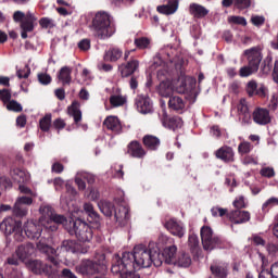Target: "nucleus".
Instances as JSON below:
<instances>
[{
  "label": "nucleus",
  "mask_w": 278,
  "mask_h": 278,
  "mask_svg": "<svg viewBox=\"0 0 278 278\" xmlns=\"http://www.w3.org/2000/svg\"><path fill=\"white\" fill-rule=\"evenodd\" d=\"M131 261L136 268H151V265L155 268L162 266V261L160 260V248L155 242H150L147 245L139 244L134 248V253H131Z\"/></svg>",
  "instance_id": "1"
},
{
  "label": "nucleus",
  "mask_w": 278,
  "mask_h": 278,
  "mask_svg": "<svg viewBox=\"0 0 278 278\" xmlns=\"http://www.w3.org/2000/svg\"><path fill=\"white\" fill-rule=\"evenodd\" d=\"M94 36L99 40H108L114 36V27L112 26V15L105 11H99L94 14L92 22Z\"/></svg>",
  "instance_id": "2"
},
{
  "label": "nucleus",
  "mask_w": 278,
  "mask_h": 278,
  "mask_svg": "<svg viewBox=\"0 0 278 278\" xmlns=\"http://www.w3.org/2000/svg\"><path fill=\"white\" fill-rule=\"evenodd\" d=\"M243 55L247 59L248 65L240 68L239 75L241 77H251V75L260 71V64H262V60H264L262 50L257 47L250 48L244 50Z\"/></svg>",
  "instance_id": "3"
},
{
  "label": "nucleus",
  "mask_w": 278,
  "mask_h": 278,
  "mask_svg": "<svg viewBox=\"0 0 278 278\" xmlns=\"http://www.w3.org/2000/svg\"><path fill=\"white\" fill-rule=\"evenodd\" d=\"M65 229L70 236H75L79 242H90L92 240V228L80 218H71L70 223L65 225Z\"/></svg>",
  "instance_id": "4"
},
{
  "label": "nucleus",
  "mask_w": 278,
  "mask_h": 278,
  "mask_svg": "<svg viewBox=\"0 0 278 278\" xmlns=\"http://www.w3.org/2000/svg\"><path fill=\"white\" fill-rule=\"evenodd\" d=\"M127 270H136V264L131 261V252H124L122 256L114 254L112 258L111 273L119 277Z\"/></svg>",
  "instance_id": "5"
},
{
  "label": "nucleus",
  "mask_w": 278,
  "mask_h": 278,
  "mask_svg": "<svg viewBox=\"0 0 278 278\" xmlns=\"http://www.w3.org/2000/svg\"><path fill=\"white\" fill-rule=\"evenodd\" d=\"M200 236L204 251L225 249V241L220 237L214 236V230L210 226H203L200 230Z\"/></svg>",
  "instance_id": "6"
},
{
  "label": "nucleus",
  "mask_w": 278,
  "mask_h": 278,
  "mask_svg": "<svg viewBox=\"0 0 278 278\" xmlns=\"http://www.w3.org/2000/svg\"><path fill=\"white\" fill-rule=\"evenodd\" d=\"M0 230L7 236H12L17 242H23V222L14 217H7L0 224Z\"/></svg>",
  "instance_id": "7"
},
{
  "label": "nucleus",
  "mask_w": 278,
  "mask_h": 278,
  "mask_svg": "<svg viewBox=\"0 0 278 278\" xmlns=\"http://www.w3.org/2000/svg\"><path fill=\"white\" fill-rule=\"evenodd\" d=\"M31 203H34V195H22L17 198L12 211L13 216H15V218H25Z\"/></svg>",
  "instance_id": "8"
},
{
  "label": "nucleus",
  "mask_w": 278,
  "mask_h": 278,
  "mask_svg": "<svg viewBox=\"0 0 278 278\" xmlns=\"http://www.w3.org/2000/svg\"><path fill=\"white\" fill-rule=\"evenodd\" d=\"M27 268L31 270L35 275H47L51 277V275H55V267L42 263L39 260H30L26 263Z\"/></svg>",
  "instance_id": "9"
},
{
  "label": "nucleus",
  "mask_w": 278,
  "mask_h": 278,
  "mask_svg": "<svg viewBox=\"0 0 278 278\" xmlns=\"http://www.w3.org/2000/svg\"><path fill=\"white\" fill-rule=\"evenodd\" d=\"M227 218L231 223V229H233V225H244L249 223V220H251V213L249 211L236 208L227 214Z\"/></svg>",
  "instance_id": "10"
},
{
  "label": "nucleus",
  "mask_w": 278,
  "mask_h": 278,
  "mask_svg": "<svg viewBox=\"0 0 278 278\" xmlns=\"http://www.w3.org/2000/svg\"><path fill=\"white\" fill-rule=\"evenodd\" d=\"M37 249L40 253L46 255L48 262L53 264V266H59L60 262L58 261V251L53 249L51 245L45 243V241L40 240L37 243Z\"/></svg>",
  "instance_id": "11"
},
{
  "label": "nucleus",
  "mask_w": 278,
  "mask_h": 278,
  "mask_svg": "<svg viewBox=\"0 0 278 278\" xmlns=\"http://www.w3.org/2000/svg\"><path fill=\"white\" fill-rule=\"evenodd\" d=\"M24 233L29 240H38L42 236V224L30 220L24 224Z\"/></svg>",
  "instance_id": "12"
},
{
  "label": "nucleus",
  "mask_w": 278,
  "mask_h": 278,
  "mask_svg": "<svg viewBox=\"0 0 278 278\" xmlns=\"http://www.w3.org/2000/svg\"><path fill=\"white\" fill-rule=\"evenodd\" d=\"M36 21H38V17H36V15L31 12H27L25 18L22 21L21 23V29H22V38L23 40L27 39V34H29L30 31L34 30V28L36 27V25H38V23H36Z\"/></svg>",
  "instance_id": "13"
},
{
  "label": "nucleus",
  "mask_w": 278,
  "mask_h": 278,
  "mask_svg": "<svg viewBox=\"0 0 278 278\" xmlns=\"http://www.w3.org/2000/svg\"><path fill=\"white\" fill-rule=\"evenodd\" d=\"M135 105L140 114H151L153 112V102L149 96H137L135 99Z\"/></svg>",
  "instance_id": "14"
},
{
  "label": "nucleus",
  "mask_w": 278,
  "mask_h": 278,
  "mask_svg": "<svg viewBox=\"0 0 278 278\" xmlns=\"http://www.w3.org/2000/svg\"><path fill=\"white\" fill-rule=\"evenodd\" d=\"M127 153L130 157L136 160H144L147 157V150L138 140H132L127 146Z\"/></svg>",
  "instance_id": "15"
},
{
  "label": "nucleus",
  "mask_w": 278,
  "mask_h": 278,
  "mask_svg": "<svg viewBox=\"0 0 278 278\" xmlns=\"http://www.w3.org/2000/svg\"><path fill=\"white\" fill-rule=\"evenodd\" d=\"M164 227L172 236H176V238H184V236H186V227H184L181 222H177L175 218L165 222Z\"/></svg>",
  "instance_id": "16"
},
{
  "label": "nucleus",
  "mask_w": 278,
  "mask_h": 278,
  "mask_svg": "<svg viewBox=\"0 0 278 278\" xmlns=\"http://www.w3.org/2000/svg\"><path fill=\"white\" fill-rule=\"evenodd\" d=\"M214 155L217 160L225 162L226 164H230L231 162H236V152H233V148L229 146H223L214 152Z\"/></svg>",
  "instance_id": "17"
},
{
  "label": "nucleus",
  "mask_w": 278,
  "mask_h": 278,
  "mask_svg": "<svg viewBox=\"0 0 278 278\" xmlns=\"http://www.w3.org/2000/svg\"><path fill=\"white\" fill-rule=\"evenodd\" d=\"M252 121L256 124V125H268L270 124V111L268 109H264V108H256L254 109L253 113H252Z\"/></svg>",
  "instance_id": "18"
},
{
  "label": "nucleus",
  "mask_w": 278,
  "mask_h": 278,
  "mask_svg": "<svg viewBox=\"0 0 278 278\" xmlns=\"http://www.w3.org/2000/svg\"><path fill=\"white\" fill-rule=\"evenodd\" d=\"M76 270L80 275H97L101 269L99 268V264L91 260H83L81 263L76 266Z\"/></svg>",
  "instance_id": "19"
},
{
  "label": "nucleus",
  "mask_w": 278,
  "mask_h": 278,
  "mask_svg": "<svg viewBox=\"0 0 278 278\" xmlns=\"http://www.w3.org/2000/svg\"><path fill=\"white\" fill-rule=\"evenodd\" d=\"M138 68H140V62L136 59L129 60L126 63H122L118 66V71L122 77H131V75H134Z\"/></svg>",
  "instance_id": "20"
},
{
  "label": "nucleus",
  "mask_w": 278,
  "mask_h": 278,
  "mask_svg": "<svg viewBox=\"0 0 278 278\" xmlns=\"http://www.w3.org/2000/svg\"><path fill=\"white\" fill-rule=\"evenodd\" d=\"M161 123L163 127H166L167 129H172L175 131L176 129H181L184 127V119L179 116H172L168 117L166 113L163 114V117L161 118Z\"/></svg>",
  "instance_id": "21"
},
{
  "label": "nucleus",
  "mask_w": 278,
  "mask_h": 278,
  "mask_svg": "<svg viewBox=\"0 0 278 278\" xmlns=\"http://www.w3.org/2000/svg\"><path fill=\"white\" fill-rule=\"evenodd\" d=\"M175 255H177V245H169L164 248L163 253L159 250V260H161L162 264H173V260H175Z\"/></svg>",
  "instance_id": "22"
},
{
  "label": "nucleus",
  "mask_w": 278,
  "mask_h": 278,
  "mask_svg": "<svg viewBox=\"0 0 278 278\" xmlns=\"http://www.w3.org/2000/svg\"><path fill=\"white\" fill-rule=\"evenodd\" d=\"M179 10V0H167L165 4L159 5L156 11L160 14H165L166 16H170V14H175Z\"/></svg>",
  "instance_id": "23"
},
{
  "label": "nucleus",
  "mask_w": 278,
  "mask_h": 278,
  "mask_svg": "<svg viewBox=\"0 0 278 278\" xmlns=\"http://www.w3.org/2000/svg\"><path fill=\"white\" fill-rule=\"evenodd\" d=\"M103 127L113 131V134H121L123 131V125L121 124V119L116 116L110 115L103 122Z\"/></svg>",
  "instance_id": "24"
},
{
  "label": "nucleus",
  "mask_w": 278,
  "mask_h": 278,
  "mask_svg": "<svg viewBox=\"0 0 278 278\" xmlns=\"http://www.w3.org/2000/svg\"><path fill=\"white\" fill-rule=\"evenodd\" d=\"M168 108L178 114H184V110H186V100L179 96H172L168 100Z\"/></svg>",
  "instance_id": "25"
},
{
  "label": "nucleus",
  "mask_w": 278,
  "mask_h": 278,
  "mask_svg": "<svg viewBox=\"0 0 278 278\" xmlns=\"http://www.w3.org/2000/svg\"><path fill=\"white\" fill-rule=\"evenodd\" d=\"M70 223L71 218L66 219L64 215H58L54 213L49 224L46 225V229H50V231H58V225H64V227H66Z\"/></svg>",
  "instance_id": "26"
},
{
  "label": "nucleus",
  "mask_w": 278,
  "mask_h": 278,
  "mask_svg": "<svg viewBox=\"0 0 278 278\" xmlns=\"http://www.w3.org/2000/svg\"><path fill=\"white\" fill-rule=\"evenodd\" d=\"M123 58V50L118 47L111 46L103 55L104 62H118Z\"/></svg>",
  "instance_id": "27"
},
{
  "label": "nucleus",
  "mask_w": 278,
  "mask_h": 278,
  "mask_svg": "<svg viewBox=\"0 0 278 278\" xmlns=\"http://www.w3.org/2000/svg\"><path fill=\"white\" fill-rule=\"evenodd\" d=\"M142 144L148 151H157L162 141L153 135H146L142 137Z\"/></svg>",
  "instance_id": "28"
},
{
  "label": "nucleus",
  "mask_w": 278,
  "mask_h": 278,
  "mask_svg": "<svg viewBox=\"0 0 278 278\" xmlns=\"http://www.w3.org/2000/svg\"><path fill=\"white\" fill-rule=\"evenodd\" d=\"M113 214L116 223H118L119 225L125 226L127 223H129V207L119 206L118 210L115 208V212Z\"/></svg>",
  "instance_id": "29"
},
{
  "label": "nucleus",
  "mask_w": 278,
  "mask_h": 278,
  "mask_svg": "<svg viewBox=\"0 0 278 278\" xmlns=\"http://www.w3.org/2000/svg\"><path fill=\"white\" fill-rule=\"evenodd\" d=\"M189 13L194 18H205L210 14V10L199 3H191L189 5Z\"/></svg>",
  "instance_id": "30"
},
{
  "label": "nucleus",
  "mask_w": 278,
  "mask_h": 278,
  "mask_svg": "<svg viewBox=\"0 0 278 278\" xmlns=\"http://www.w3.org/2000/svg\"><path fill=\"white\" fill-rule=\"evenodd\" d=\"M16 255L21 262L29 260L34 255V245L31 243L20 245L16 250Z\"/></svg>",
  "instance_id": "31"
},
{
  "label": "nucleus",
  "mask_w": 278,
  "mask_h": 278,
  "mask_svg": "<svg viewBox=\"0 0 278 278\" xmlns=\"http://www.w3.org/2000/svg\"><path fill=\"white\" fill-rule=\"evenodd\" d=\"M39 212L41 214V217L39 220H40L41 225H43V227H47V225H49L51 218H53L55 211L49 205H43V206H40Z\"/></svg>",
  "instance_id": "32"
},
{
  "label": "nucleus",
  "mask_w": 278,
  "mask_h": 278,
  "mask_svg": "<svg viewBox=\"0 0 278 278\" xmlns=\"http://www.w3.org/2000/svg\"><path fill=\"white\" fill-rule=\"evenodd\" d=\"M210 270L213 277H216V278H227V276L229 275V267L225 264L211 265Z\"/></svg>",
  "instance_id": "33"
},
{
  "label": "nucleus",
  "mask_w": 278,
  "mask_h": 278,
  "mask_svg": "<svg viewBox=\"0 0 278 278\" xmlns=\"http://www.w3.org/2000/svg\"><path fill=\"white\" fill-rule=\"evenodd\" d=\"M67 112L74 118V124L76 127H79V123H81V110H79V102H72V104L67 108Z\"/></svg>",
  "instance_id": "34"
},
{
  "label": "nucleus",
  "mask_w": 278,
  "mask_h": 278,
  "mask_svg": "<svg viewBox=\"0 0 278 278\" xmlns=\"http://www.w3.org/2000/svg\"><path fill=\"white\" fill-rule=\"evenodd\" d=\"M73 73V70L68 66H63L58 75V78L60 81H62L63 86L71 85V81L73 78L71 77V74Z\"/></svg>",
  "instance_id": "35"
},
{
  "label": "nucleus",
  "mask_w": 278,
  "mask_h": 278,
  "mask_svg": "<svg viewBox=\"0 0 278 278\" xmlns=\"http://www.w3.org/2000/svg\"><path fill=\"white\" fill-rule=\"evenodd\" d=\"M159 94L165 98L173 97V84L169 80H163L159 85Z\"/></svg>",
  "instance_id": "36"
},
{
  "label": "nucleus",
  "mask_w": 278,
  "mask_h": 278,
  "mask_svg": "<svg viewBox=\"0 0 278 278\" xmlns=\"http://www.w3.org/2000/svg\"><path fill=\"white\" fill-rule=\"evenodd\" d=\"M188 244L192 255H199V253H201V247L199 245V237H197V235L189 236Z\"/></svg>",
  "instance_id": "37"
},
{
  "label": "nucleus",
  "mask_w": 278,
  "mask_h": 278,
  "mask_svg": "<svg viewBox=\"0 0 278 278\" xmlns=\"http://www.w3.org/2000/svg\"><path fill=\"white\" fill-rule=\"evenodd\" d=\"M100 211L104 216L111 217L114 215V212L116 211V206H114V203L110 201H104L99 204Z\"/></svg>",
  "instance_id": "38"
},
{
  "label": "nucleus",
  "mask_w": 278,
  "mask_h": 278,
  "mask_svg": "<svg viewBox=\"0 0 278 278\" xmlns=\"http://www.w3.org/2000/svg\"><path fill=\"white\" fill-rule=\"evenodd\" d=\"M247 92L249 97H254V94H260V92L264 94V88H260L257 91V81L250 80L247 85Z\"/></svg>",
  "instance_id": "39"
},
{
  "label": "nucleus",
  "mask_w": 278,
  "mask_h": 278,
  "mask_svg": "<svg viewBox=\"0 0 278 278\" xmlns=\"http://www.w3.org/2000/svg\"><path fill=\"white\" fill-rule=\"evenodd\" d=\"M109 101H110V104L112 105V108H121V106L125 105V103H127V99L121 94L111 96Z\"/></svg>",
  "instance_id": "40"
},
{
  "label": "nucleus",
  "mask_w": 278,
  "mask_h": 278,
  "mask_svg": "<svg viewBox=\"0 0 278 278\" xmlns=\"http://www.w3.org/2000/svg\"><path fill=\"white\" fill-rule=\"evenodd\" d=\"M261 71L263 75H269L270 71H273V56L268 55L264 59L261 64Z\"/></svg>",
  "instance_id": "41"
},
{
  "label": "nucleus",
  "mask_w": 278,
  "mask_h": 278,
  "mask_svg": "<svg viewBox=\"0 0 278 278\" xmlns=\"http://www.w3.org/2000/svg\"><path fill=\"white\" fill-rule=\"evenodd\" d=\"M10 175L17 184H23V181H25V170L21 168L11 169Z\"/></svg>",
  "instance_id": "42"
},
{
  "label": "nucleus",
  "mask_w": 278,
  "mask_h": 278,
  "mask_svg": "<svg viewBox=\"0 0 278 278\" xmlns=\"http://www.w3.org/2000/svg\"><path fill=\"white\" fill-rule=\"evenodd\" d=\"M251 151H253V144H251V142L242 141L239 143L238 153L240 155H249V153H251Z\"/></svg>",
  "instance_id": "43"
},
{
  "label": "nucleus",
  "mask_w": 278,
  "mask_h": 278,
  "mask_svg": "<svg viewBox=\"0 0 278 278\" xmlns=\"http://www.w3.org/2000/svg\"><path fill=\"white\" fill-rule=\"evenodd\" d=\"M39 127L41 131H49L51 129V114H46L40 121H39Z\"/></svg>",
  "instance_id": "44"
},
{
  "label": "nucleus",
  "mask_w": 278,
  "mask_h": 278,
  "mask_svg": "<svg viewBox=\"0 0 278 278\" xmlns=\"http://www.w3.org/2000/svg\"><path fill=\"white\" fill-rule=\"evenodd\" d=\"M61 249L63 251H71V253H75V251H77V241L64 240L61 244Z\"/></svg>",
  "instance_id": "45"
},
{
  "label": "nucleus",
  "mask_w": 278,
  "mask_h": 278,
  "mask_svg": "<svg viewBox=\"0 0 278 278\" xmlns=\"http://www.w3.org/2000/svg\"><path fill=\"white\" fill-rule=\"evenodd\" d=\"M39 25L42 29H53V27H55V21L51 17H41Z\"/></svg>",
  "instance_id": "46"
},
{
  "label": "nucleus",
  "mask_w": 278,
  "mask_h": 278,
  "mask_svg": "<svg viewBox=\"0 0 278 278\" xmlns=\"http://www.w3.org/2000/svg\"><path fill=\"white\" fill-rule=\"evenodd\" d=\"M150 45L151 40L147 37H139L135 39V47H137V49H149Z\"/></svg>",
  "instance_id": "47"
},
{
  "label": "nucleus",
  "mask_w": 278,
  "mask_h": 278,
  "mask_svg": "<svg viewBox=\"0 0 278 278\" xmlns=\"http://www.w3.org/2000/svg\"><path fill=\"white\" fill-rule=\"evenodd\" d=\"M87 215H88L87 220L89 223H92L93 225H96L97 228L101 227V216L99 215V213H97V211H91V213Z\"/></svg>",
  "instance_id": "48"
},
{
  "label": "nucleus",
  "mask_w": 278,
  "mask_h": 278,
  "mask_svg": "<svg viewBox=\"0 0 278 278\" xmlns=\"http://www.w3.org/2000/svg\"><path fill=\"white\" fill-rule=\"evenodd\" d=\"M237 112H238V116L240 114H247L248 112H250L247 99L244 98L240 99L239 103L237 104Z\"/></svg>",
  "instance_id": "49"
},
{
  "label": "nucleus",
  "mask_w": 278,
  "mask_h": 278,
  "mask_svg": "<svg viewBox=\"0 0 278 278\" xmlns=\"http://www.w3.org/2000/svg\"><path fill=\"white\" fill-rule=\"evenodd\" d=\"M211 214L214 217L220 216V218H223V216L227 217V214H229V211L227 208H223L220 206H214L211 208Z\"/></svg>",
  "instance_id": "50"
},
{
  "label": "nucleus",
  "mask_w": 278,
  "mask_h": 278,
  "mask_svg": "<svg viewBox=\"0 0 278 278\" xmlns=\"http://www.w3.org/2000/svg\"><path fill=\"white\" fill-rule=\"evenodd\" d=\"M178 264H179V266H181L182 268H188V267H190V264H192V258L190 257L189 254L184 253V254L179 257Z\"/></svg>",
  "instance_id": "51"
},
{
  "label": "nucleus",
  "mask_w": 278,
  "mask_h": 278,
  "mask_svg": "<svg viewBox=\"0 0 278 278\" xmlns=\"http://www.w3.org/2000/svg\"><path fill=\"white\" fill-rule=\"evenodd\" d=\"M37 79H38L39 84H41V86H49V84H51V81H52L51 75H49L47 73H39L37 75Z\"/></svg>",
  "instance_id": "52"
},
{
  "label": "nucleus",
  "mask_w": 278,
  "mask_h": 278,
  "mask_svg": "<svg viewBox=\"0 0 278 278\" xmlns=\"http://www.w3.org/2000/svg\"><path fill=\"white\" fill-rule=\"evenodd\" d=\"M7 110H9L10 112H23V105H21V103L15 100H11L7 104Z\"/></svg>",
  "instance_id": "53"
},
{
  "label": "nucleus",
  "mask_w": 278,
  "mask_h": 278,
  "mask_svg": "<svg viewBox=\"0 0 278 278\" xmlns=\"http://www.w3.org/2000/svg\"><path fill=\"white\" fill-rule=\"evenodd\" d=\"M239 121H241L242 125H251V123H253V114H251V111H248V113H241L239 115Z\"/></svg>",
  "instance_id": "54"
},
{
  "label": "nucleus",
  "mask_w": 278,
  "mask_h": 278,
  "mask_svg": "<svg viewBox=\"0 0 278 278\" xmlns=\"http://www.w3.org/2000/svg\"><path fill=\"white\" fill-rule=\"evenodd\" d=\"M242 164H244V166H249V165L257 166L258 164L257 156L247 154L242 159Z\"/></svg>",
  "instance_id": "55"
},
{
  "label": "nucleus",
  "mask_w": 278,
  "mask_h": 278,
  "mask_svg": "<svg viewBox=\"0 0 278 278\" xmlns=\"http://www.w3.org/2000/svg\"><path fill=\"white\" fill-rule=\"evenodd\" d=\"M235 8L237 10H247L251 8V0H235Z\"/></svg>",
  "instance_id": "56"
},
{
  "label": "nucleus",
  "mask_w": 278,
  "mask_h": 278,
  "mask_svg": "<svg viewBox=\"0 0 278 278\" xmlns=\"http://www.w3.org/2000/svg\"><path fill=\"white\" fill-rule=\"evenodd\" d=\"M260 175L262 177H266L267 179H273V177H275V168H273V167H263L260 170Z\"/></svg>",
  "instance_id": "57"
},
{
  "label": "nucleus",
  "mask_w": 278,
  "mask_h": 278,
  "mask_svg": "<svg viewBox=\"0 0 278 278\" xmlns=\"http://www.w3.org/2000/svg\"><path fill=\"white\" fill-rule=\"evenodd\" d=\"M278 205V198H270L263 204V212H268L270 207Z\"/></svg>",
  "instance_id": "58"
},
{
  "label": "nucleus",
  "mask_w": 278,
  "mask_h": 278,
  "mask_svg": "<svg viewBox=\"0 0 278 278\" xmlns=\"http://www.w3.org/2000/svg\"><path fill=\"white\" fill-rule=\"evenodd\" d=\"M0 188L1 190H8V188H12V180L7 176L0 177Z\"/></svg>",
  "instance_id": "59"
},
{
  "label": "nucleus",
  "mask_w": 278,
  "mask_h": 278,
  "mask_svg": "<svg viewBox=\"0 0 278 278\" xmlns=\"http://www.w3.org/2000/svg\"><path fill=\"white\" fill-rule=\"evenodd\" d=\"M229 22L235 25H242L243 27H247V18L242 16H231L229 17Z\"/></svg>",
  "instance_id": "60"
},
{
  "label": "nucleus",
  "mask_w": 278,
  "mask_h": 278,
  "mask_svg": "<svg viewBox=\"0 0 278 278\" xmlns=\"http://www.w3.org/2000/svg\"><path fill=\"white\" fill-rule=\"evenodd\" d=\"M52 126L54 127V129H56L59 131H62V129H64L66 127V122H64V119L59 117V118L53 121Z\"/></svg>",
  "instance_id": "61"
},
{
  "label": "nucleus",
  "mask_w": 278,
  "mask_h": 278,
  "mask_svg": "<svg viewBox=\"0 0 278 278\" xmlns=\"http://www.w3.org/2000/svg\"><path fill=\"white\" fill-rule=\"evenodd\" d=\"M51 172L55 173L56 175H61V173H64V165L60 162H55L51 166Z\"/></svg>",
  "instance_id": "62"
},
{
  "label": "nucleus",
  "mask_w": 278,
  "mask_h": 278,
  "mask_svg": "<svg viewBox=\"0 0 278 278\" xmlns=\"http://www.w3.org/2000/svg\"><path fill=\"white\" fill-rule=\"evenodd\" d=\"M119 278H140V274L134 271V269L126 270Z\"/></svg>",
  "instance_id": "63"
},
{
  "label": "nucleus",
  "mask_w": 278,
  "mask_h": 278,
  "mask_svg": "<svg viewBox=\"0 0 278 278\" xmlns=\"http://www.w3.org/2000/svg\"><path fill=\"white\" fill-rule=\"evenodd\" d=\"M61 278H77V275H75V273H73V270H71L68 268H64L61 271Z\"/></svg>",
  "instance_id": "64"
}]
</instances>
